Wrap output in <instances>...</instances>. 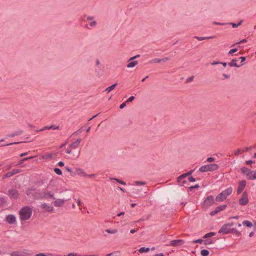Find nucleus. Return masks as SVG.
I'll list each match as a JSON object with an SVG mask.
<instances>
[{
	"label": "nucleus",
	"instance_id": "473e14b6",
	"mask_svg": "<svg viewBox=\"0 0 256 256\" xmlns=\"http://www.w3.org/2000/svg\"><path fill=\"white\" fill-rule=\"evenodd\" d=\"M187 184H188V182L186 180H181V182H180V184H179L178 183H177V184L180 185L181 186H184V187H186Z\"/></svg>",
	"mask_w": 256,
	"mask_h": 256
},
{
	"label": "nucleus",
	"instance_id": "864d4df0",
	"mask_svg": "<svg viewBox=\"0 0 256 256\" xmlns=\"http://www.w3.org/2000/svg\"><path fill=\"white\" fill-rule=\"evenodd\" d=\"M152 62L154 63H160L162 60L160 58H154L152 60Z\"/></svg>",
	"mask_w": 256,
	"mask_h": 256
},
{
	"label": "nucleus",
	"instance_id": "0e129e2a",
	"mask_svg": "<svg viewBox=\"0 0 256 256\" xmlns=\"http://www.w3.org/2000/svg\"><path fill=\"white\" fill-rule=\"evenodd\" d=\"M58 165L59 166L62 167V166H64V163L62 161H60L58 162Z\"/></svg>",
	"mask_w": 256,
	"mask_h": 256
},
{
	"label": "nucleus",
	"instance_id": "c03bdc74",
	"mask_svg": "<svg viewBox=\"0 0 256 256\" xmlns=\"http://www.w3.org/2000/svg\"><path fill=\"white\" fill-rule=\"evenodd\" d=\"M135 98V97L134 96H130L127 100H126V102H132Z\"/></svg>",
	"mask_w": 256,
	"mask_h": 256
},
{
	"label": "nucleus",
	"instance_id": "6ab92c4d",
	"mask_svg": "<svg viewBox=\"0 0 256 256\" xmlns=\"http://www.w3.org/2000/svg\"><path fill=\"white\" fill-rule=\"evenodd\" d=\"M187 177V176L185 174H183L178 176L177 178V183H178L180 184V182H181V180H186V178Z\"/></svg>",
	"mask_w": 256,
	"mask_h": 256
},
{
	"label": "nucleus",
	"instance_id": "7c9ffc66",
	"mask_svg": "<svg viewBox=\"0 0 256 256\" xmlns=\"http://www.w3.org/2000/svg\"><path fill=\"white\" fill-rule=\"evenodd\" d=\"M240 170L243 174H244L246 176L247 173L250 170H248L247 168L244 166L240 168Z\"/></svg>",
	"mask_w": 256,
	"mask_h": 256
},
{
	"label": "nucleus",
	"instance_id": "7ed1b4c3",
	"mask_svg": "<svg viewBox=\"0 0 256 256\" xmlns=\"http://www.w3.org/2000/svg\"><path fill=\"white\" fill-rule=\"evenodd\" d=\"M219 166L216 164H208L202 166L199 168V171L201 172H212L218 170Z\"/></svg>",
	"mask_w": 256,
	"mask_h": 256
},
{
	"label": "nucleus",
	"instance_id": "2f4dec72",
	"mask_svg": "<svg viewBox=\"0 0 256 256\" xmlns=\"http://www.w3.org/2000/svg\"><path fill=\"white\" fill-rule=\"evenodd\" d=\"M23 142H14L6 144H1L0 146H10V145H12V144H18L23 143Z\"/></svg>",
	"mask_w": 256,
	"mask_h": 256
},
{
	"label": "nucleus",
	"instance_id": "4c0bfd02",
	"mask_svg": "<svg viewBox=\"0 0 256 256\" xmlns=\"http://www.w3.org/2000/svg\"><path fill=\"white\" fill-rule=\"evenodd\" d=\"M106 231L109 234H115V233L117 232H118V230L116 229H114V230L107 229L106 230Z\"/></svg>",
	"mask_w": 256,
	"mask_h": 256
},
{
	"label": "nucleus",
	"instance_id": "9b49d317",
	"mask_svg": "<svg viewBox=\"0 0 256 256\" xmlns=\"http://www.w3.org/2000/svg\"><path fill=\"white\" fill-rule=\"evenodd\" d=\"M6 221L10 224H14L16 222V218L13 214H8L6 217Z\"/></svg>",
	"mask_w": 256,
	"mask_h": 256
},
{
	"label": "nucleus",
	"instance_id": "a878e982",
	"mask_svg": "<svg viewBox=\"0 0 256 256\" xmlns=\"http://www.w3.org/2000/svg\"><path fill=\"white\" fill-rule=\"evenodd\" d=\"M117 84H118L117 83H115V84H112L110 86L107 88H106V90L108 92H110L111 90H113L116 88V86Z\"/></svg>",
	"mask_w": 256,
	"mask_h": 256
},
{
	"label": "nucleus",
	"instance_id": "de8ad7c7",
	"mask_svg": "<svg viewBox=\"0 0 256 256\" xmlns=\"http://www.w3.org/2000/svg\"><path fill=\"white\" fill-rule=\"evenodd\" d=\"M64 256H81V255L78 254L77 253H70L68 254L67 255H66Z\"/></svg>",
	"mask_w": 256,
	"mask_h": 256
},
{
	"label": "nucleus",
	"instance_id": "0eeeda50",
	"mask_svg": "<svg viewBox=\"0 0 256 256\" xmlns=\"http://www.w3.org/2000/svg\"><path fill=\"white\" fill-rule=\"evenodd\" d=\"M8 195L11 199H17L20 196L18 192L15 189H10L8 191Z\"/></svg>",
	"mask_w": 256,
	"mask_h": 256
},
{
	"label": "nucleus",
	"instance_id": "a19ab883",
	"mask_svg": "<svg viewBox=\"0 0 256 256\" xmlns=\"http://www.w3.org/2000/svg\"><path fill=\"white\" fill-rule=\"evenodd\" d=\"M113 180H116L117 182H118V183L122 184V185H126V182H124V181L123 180H122L120 179H118V178H113Z\"/></svg>",
	"mask_w": 256,
	"mask_h": 256
},
{
	"label": "nucleus",
	"instance_id": "c85d7f7f",
	"mask_svg": "<svg viewBox=\"0 0 256 256\" xmlns=\"http://www.w3.org/2000/svg\"><path fill=\"white\" fill-rule=\"evenodd\" d=\"M45 197L49 198L52 199H55L54 198V194L50 192H48L47 193H46L44 194Z\"/></svg>",
	"mask_w": 256,
	"mask_h": 256
},
{
	"label": "nucleus",
	"instance_id": "c9c22d12",
	"mask_svg": "<svg viewBox=\"0 0 256 256\" xmlns=\"http://www.w3.org/2000/svg\"><path fill=\"white\" fill-rule=\"evenodd\" d=\"M242 21H240L238 24H236L234 22H230L229 24L232 25L234 28H237L238 26L242 24Z\"/></svg>",
	"mask_w": 256,
	"mask_h": 256
},
{
	"label": "nucleus",
	"instance_id": "774afa93",
	"mask_svg": "<svg viewBox=\"0 0 256 256\" xmlns=\"http://www.w3.org/2000/svg\"><path fill=\"white\" fill-rule=\"evenodd\" d=\"M35 256H46V254L44 253H39L36 254Z\"/></svg>",
	"mask_w": 256,
	"mask_h": 256
},
{
	"label": "nucleus",
	"instance_id": "423d86ee",
	"mask_svg": "<svg viewBox=\"0 0 256 256\" xmlns=\"http://www.w3.org/2000/svg\"><path fill=\"white\" fill-rule=\"evenodd\" d=\"M226 207H227L226 204H222V205L216 207L214 210L211 211L210 212V214L212 216H214L216 214H217L219 212H220V211H222V210H225Z\"/></svg>",
	"mask_w": 256,
	"mask_h": 256
},
{
	"label": "nucleus",
	"instance_id": "dca6fc26",
	"mask_svg": "<svg viewBox=\"0 0 256 256\" xmlns=\"http://www.w3.org/2000/svg\"><path fill=\"white\" fill-rule=\"evenodd\" d=\"M238 60L236 58L232 59V60L228 63V66H235L236 68H240V66L238 65L236 63Z\"/></svg>",
	"mask_w": 256,
	"mask_h": 256
},
{
	"label": "nucleus",
	"instance_id": "bf43d9fd",
	"mask_svg": "<svg viewBox=\"0 0 256 256\" xmlns=\"http://www.w3.org/2000/svg\"><path fill=\"white\" fill-rule=\"evenodd\" d=\"M184 243L183 240H177V246L182 245Z\"/></svg>",
	"mask_w": 256,
	"mask_h": 256
},
{
	"label": "nucleus",
	"instance_id": "412c9836",
	"mask_svg": "<svg viewBox=\"0 0 256 256\" xmlns=\"http://www.w3.org/2000/svg\"><path fill=\"white\" fill-rule=\"evenodd\" d=\"M242 224L244 226H246L248 228H251L252 226H254V224H252V222H251L247 220H245L243 221Z\"/></svg>",
	"mask_w": 256,
	"mask_h": 256
},
{
	"label": "nucleus",
	"instance_id": "a211bd4d",
	"mask_svg": "<svg viewBox=\"0 0 256 256\" xmlns=\"http://www.w3.org/2000/svg\"><path fill=\"white\" fill-rule=\"evenodd\" d=\"M132 62H130L128 64H127V67L128 68H134V67L136 65L138 64V61L136 60H131Z\"/></svg>",
	"mask_w": 256,
	"mask_h": 256
},
{
	"label": "nucleus",
	"instance_id": "c756f323",
	"mask_svg": "<svg viewBox=\"0 0 256 256\" xmlns=\"http://www.w3.org/2000/svg\"><path fill=\"white\" fill-rule=\"evenodd\" d=\"M222 64L224 67H226L227 66V64H228L226 62H221L218 61H216V62H214L211 63V64L212 66H214V65H216L218 64Z\"/></svg>",
	"mask_w": 256,
	"mask_h": 256
},
{
	"label": "nucleus",
	"instance_id": "9d476101",
	"mask_svg": "<svg viewBox=\"0 0 256 256\" xmlns=\"http://www.w3.org/2000/svg\"><path fill=\"white\" fill-rule=\"evenodd\" d=\"M230 228L226 224H224L218 230L219 234H230Z\"/></svg>",
	"mask_w": 256,
	"mask_h": 256
},
{
	"label": "nucleus",
	"instance_id": "5701e85b",
	"mask_svg": "<svg viewBox=\"0 0 256 256\" xmlns=\"http://www.w3.org/2000/svg\"><path fill=\"white\" fill-rule=\"evenodd\" d=\"M230 234H236L237 236H240L241 235L240 232H238L235 228H230Z\"/></svg>",
	"mask_w": 256,
	"mask_h": 256
},
{
	"label": "nucleus",
	"instance_id": "2eb2a0df",
	"mask_svg": "<svg viewBox=\"0 0 256 256\" xmlns=\"http://www.w3.org/2000/svg\"><path fill=\"white\" fill-rule=\"evenodd\" d=\"M81 138H78L76 141L72 142L70 145V147L72 148H76L81 142Z\"/></svg>",
	"mask_w": 256,
	"mask_h": 256
},
{
	"label": "nucleus",
	"instance_id": "6e6d98bb",
	"mask_svg": "<svg viewBox=\"0 0 256 256\" xmlns=\"http://www.w3.org/2000/svg\"><path fill=\"white\" fill-rule=\"evenodd\" d=\"M188 180L190 182H196V179L193 176H190V177H188Z\"/></svg>",
	"mask_w": 256,
	"mask_h": 256
},
{
	"label": "nucleus",
	"instance_id": "e2e57ef3",
	"mask_svg": "<svg viewBox=\"0 0 256 256\" xmlns=\"http://www.w3.org/2000/svg\"><path fill=\"white\" fill-rule=\"evenodd\" d=\"M82 132V130H81V128L79 129L77 131L75 132H74L72 134V135H76V134H79L80 133Z\"/></svg>",
	"mask_w": 256,
	"mask_h": 256
},
{
	"label": "nucleus",
	"instance_id": "f03ea898",
	"mask_svg": "<svg viewBox=\"0 0 256 256\" xmlns=\"http://www.w3.org/2000/svg\"><path fill=\"white\" fill-rule=\"evenodd\" d=\"M232 188H228L216 196V200L218 202H221L224 200L228 196L232 194Z\"/></svg>",
	"mask_w": 256,
	"mask_h": 256
},
{
	"label": "nucleus",
	"instance_id": "4d7b16f0",
	"mask_svg": "<svg viewBox=\"0 0 256 256\" xmlns=\"http://www.w3.org/2000/svg\"><path fill=\"white\" fill-rule=\"evenodd\" d=\"M45 130H50V126H46L45 127H44V128L40 130H37L36 132H39V131H43Z\"/></svg>",
	"mask_w": 256,
	"mask_h": 256
},
{
	"label": "nucleus",
	"instance_id": "4be33fe9",
	"mask_svg": "<svg viewBox=\"0 0 256 256\" xmlns=\"http://www.w3.org/2000/svg\"><path fill=\"white\" fill-rule=\"evenodd\" d=\"M216 234V233L214 232H208V233L206 234H204V236H203V238H208L212 236H214Z\"/></svg>",
	"mask_w": 256,
	"mask_h": 256
},
{
	"label": "nucleus",
	"instance_id": "bb28decb",
	"mask_svg": "<svg viewBox=\"0 0 256 256\" xmlns=\"http://www.w3.org/2000/svg\"><path fill=\"white\" fill-rule=\"evenodd\" d=\"M194 38H196L198 40L200 41V40H208V39L212 38H214V36L201 37V36H196Z\"/></svg>",
	"mask_w": 256,
	"mask_h": 256
},
{
	"label": "nucleus",
	"instance_id": "79ce46f5",
	"mask_svg": "<svg viewBox=\"0 0 256 256\" xmlns=\"http://www.w3.org/2000/svg\"><path fill=\"white\" fill-rule=\"evenodd\" d=\"M194 243L204 244V240L201 238L197 239L193 241Z\"/></svg>",
	"mask_w": 256,
	"mask_h": 256
},
{
	"label": "nucleus",
	"instance_id": "72a5a7b5",
	"mask_svg": "<svg viewBox=\"0 0 256 256\" xmlns=\"http://www.w3.org/2000/svg\"><path fill=\"white\" fill-rule=\"evenodd\" d=\"M76 172L78 174H84L85 176H86L85 172L80 168H77Z\"/></svg>",
	"mask_w": 256,
	"mask_h": 256
},
{
	"label": "nucleus",
	"instance_id": "ddd939ff",
	"mask_svg": "<svg viewBox=\"0 0 256 256\" xmlns=\"http://www.w3.org/2000/svg\"><path fill=\"white\" fill-rule=\"evenodd\" d=\"M246 176L248 180H254L256 179V171L253 172L249 170L246 174Z\"/></svg>",
	"mask_w": 256,
	"mask_h": 256
},
{
	"label": "nucleus",
	"instance_id": "39448f33",
	"mask_svg": "<svg viewBox=\"0 0 256 256\" xmlns=\"http://www.w3.org/2000/svg\"><path fill=\"white\" fill-rule=\"evenodd\" d=\"M214 203V198L213 196H207L204 200L202 206L204 207L208 208L212 206Z\"/></svg>",
	"mask_w": 256,
	"mask_h": 256
},
{
	"label": "nucleus",
	"instance_id": "052dcab7",
	"mask_svg": "<svg viewBox=\"0 0 256 256\" xmlns=\"http://www.w3.org/2000/svg\"><path fill=\"white\" fill-rule=\"evenodd\" d=\"M242 154V150L240 149H238L235 152V155H238Z\"/></svg>",
	"mask_w": 256,
	"mask_h": 256
},
{
	"label": "nucleus",
	"instance_id": "f8f14e48",
	"mask_svg": "<svg viewBox=\"0 0 256 256\" xmlns=\"http://www.w3.org/2000/svg\"><path fill=\"white\" fill-rule=\"evenodd\" d=\"M41 208L47 212H52L54 208L52 206H48L46 203H44L41 204Z\"/></svg>",
	"mask_w": 256,
	"mask_h": 256
},
{
	"label": "nucleus",
	"instance_id": "8fccbe9b",
	"mask_svg": "<svg viewBox=\"0 0 256 256\" xmlns=\"http://www.w3.org/2000/svg\"><path fill=\"white\" fill-rule=\"evenodd\" d=\"M140 56V54H137V55H136L135 56H134L130 58L129 59L128 62H130L131 60H135L136 58H139Z\"/></svg>",
	"mask_w": 256,
	"mask_h": 256
},
{
	"label": "nucleus",
	"instance_id": "cd10ccee",
	"mask_svg": "<svg viewBox=\"0 0 256 256\" xmlns=\"http://www.w3.org/2000/svg\"><path fill=\"white\" fill-rule=\"evenodd\" d=\"M149 251H150V248H146V247H142L138 250V252L140 253L146 252H148Z\"/></svg>",
	"mask_w": 256,
	"mask_h": 256
},
{
	"label": "nucleus",
	"instance_id": "338daca9",
	"mask_svg": "<svg viewBox=\"0 0 256 256\" xmlns=\"http://www.w3.org/2000/svg\"><path fill=\"white\" fill-rule=\"evenodd\" d=\"M194 170H190L188 171V172L185 173V174L188 176H189L190 175L192 174Z\"/></svg>",
	"mask_w": 256,
	"mask_h": 256
},
{
	"label": "nucleus",
	"instance_id": "49530a36",
	"mask_svg": "<svg viewBox=\"0 0 256 256\" xmlns=\"http://www.w3.org/2000/svg\"><path fill=\"white\" fill-rule=\"evenodd\" d=\"M22 132H23V131L22 130H18V131L14 132L16 136L21 135L22 134Z\"/></svg>",
	"mask_w": 256,
	"mask_h": 256
},
{
	"label": "nucleus",
	"instance_id": "ea45409f",
	"mask_svg": "<svg viewBox=\"0 0 256 256\" xmlns=\"http://www.w3.org/2000/svg\"><path fill=\"white\" fill-rule=\"evenodd\" d=\"M0 202L2 204H6V198L4 197H0Z\"/></svg>",
	"mask_w": 256,
	"mask_h": 256
},
{
	"label": "nucleus",
	"instance_id": "f257e3e1",
	"mask_svg": "<svg viewBox=\"0 0 256 256\" xmlns=\"http://www.w3.org/2000/svg\"><path fill=\"white\" fill-rule=\"evenodd\" d=\"M32 209L28 206L23 207L19 212L20 220L26 221L30 218L32 214Z\"/></svg>",
	"mask_w": 256,
	"mask_h": 256
},
{
	"label": "nucleus",
	"instance_id": "37998d69",
	"mask_svg": "<svg viewBox=\"0 0 256 256\" xmlns=\"http://www.w3.org/2000/svg\"><path fill=\"white\" fill-rule=\"evenodd\" d=\"M238 51V48H232V49H231L229 52H228V54H233L234 53Z\"/></svg>",
	"mask_w": 256,
	"mask_h": 256
},
{
	"label": "nucleus",
	"instance_id": "f3484780",
	"mask_svg": "<svg viewBox=\"0 0 256 256\" xmlns=\"http://www.w3.org/2000/svg\"><path fill=\"white\" fill-rule=\"evenodd\" d=\"M214 241L215 240L213 238H206V240H204V244L205 245H208L214 244Z\"/></svg>",
	"mask_w": 256,
	"mask_h": 256
},
{
	"label": "nucleus",
	"instance_id": "1a4fd4ad",
	"mask_svg": "<svg viewBox=\"0 0 256 256\" xmlns=\"http://www.w3.org/2000/svg\"><path fill=\"white\" fill-rule=\"evenodd\" d=\"M21 171L22 170L20 169H14L11 172H9L4 174L2 176V178L5 179L6 178H10L14 174L21 172Z\"/></svg>",
	"mask_w": 256,
	"mask_h": 256
},
{
	"label": "nucleus",
	"instance_id": "58836bf2",
	"mask_svg": "<svg viewBox=\"0 0 256 256\" xmlns=\"http://www.w3.org/2000/svg\"><path fill=\"white\" fill-rule=\"evenodd\" d=\"M239 59L241 60V62H240L241 64L240 66H243L244 64V62L246 60V58L245 56H240L239 58Z\"/></svg>",
	"mask_w": 256,
	"mask_h": 256
},
{
	"label": "nucleus",
	"instance_id": "e433bc0d",
	"mask_svg": "<svg viewBox=\"0 0 256 256\" xmlns=\"http://www.w3.org/2000/svg\"><path fill=\"white\" fill-rule=\"evenodd\" d=\"M200 188V186L198 184H196L194 186H190V187H188V189L190 190V191H192L194 189V188Z\"/></svg>",
	"mask_w": 256,
	"mask_h": 256
},
{
	"label": "nucleus",
	"instance_id": "3c124183",
	"mask_svg": "<svg viewBox=\"0 0 256 256\" xmlns=\"http://www.w3.org/2000/svg\"><path fill=\"white\" fill-rule=\"evenodd\" d=\"M194 76H190L186 80V82H190L194 80Z\"/></svg>",
	"mask_w": 256,
	"mask_h": 256
},
{
	"label": "nucleus",
	"instance_id": "13d9d810",
	"mask_svg": "<svg viewBox=\"0 0 256 256\" xmlns=\"http://www.w3.org/2000/svg\"><path fill=\"white\" fill-rule=\"evenodd\" d=\"M254 162V161H253L252 160H248L246 161V163L248 165L252 164H253Z\"/></svg>",
	"mask_w": 256,
	"mask_h": 256
},
{
	"label": "nucleus",
	"instance_id": "f704fd0d",
	"mask_svg": "<svg viewBox=\"0 0 256 256\" xmlns=\"http://www.w3.org/2000/svg\"><path fill=\"white\" fill-rule=\"evenodd\" d=\"M54 170L58 175L62 174V170L58 168H54Z\"/></svg>",
	"mask_w": 256,
	"mask_h": 256
},
{
	"label": "nucleus",
	"instance_id": "603ef678",
	"mask_svg": "<svg viewBox=\"0 0 256 256\" xmlns=\"http://www.w3.org/2000/svg\"><path fill=\"white\" fill-rule=\"evenodd\" d=\"M50 129L53 130H58L59 128V126H56L55 125H51L50 126Z\"/></svg>",
	"mask_w": 256,
	"mask_h": 256
},
{
	"label": "nucleus",
	"instance_id": "a18cd8bd",
	"mask_svg": "<svg viewBox=\"0 0 256 256\" xmlns=\"http://www.w3.org/2000/svg\"><path fill=\"white\" fill-rule=\"evenodd\" d=\"M89 24L92 27H94L96 25V22L94 20H92L90 22Z\"/></svg>",
	"mask_w": 256,
	"mask_h": 256
},
{
	"label": "nucleus",
	"instance_id": "680f3d73",
	"mask_svg": "<svg viewBox=\"0 0 256 256\" xmlns=\"http://www.w3.org/2000/svg\"><path fill=\"white\" fill-rule=\"evenodd\" d=\"M126 102H124L122 103V104L120 105V109H122V108H124L126 106Z\"/></svg>",
	"mask_w": 256,
	"mask_h": 256
},
{
	"label": "nucleus",
	"instance_id": "6e6552de",
	"mask_svg": "<svg viewBox=\"0 0 256 256\" xmlns=\"http://www.w3.org/2000/svg\"><path fill=\"white\" fill-rule=\"evenodd\" d=\"M246 180H242L239 182L238 188L237 190L238 194H239L242 192L246 186Z\"/></svg>",
	"mask_w": 256,
	"mask_h": 256
},
{
	"label": "nucleus",
	"instance_id": "20e7f679",
	"mask_svg": "<svg viewBox=\"0 0 256 256\" xmlns=\"http://www.w3.org/2000/svg\"><path fill=\"white\" fill-rule=\"evenodd\" d=\"M239 204L240 206H246L248 203V194L246 192H244L239 199Z\"/></svg>",
	"mask_w": 256,
	"mask_h": 256
},
{
	"label": "nucleus",
	"instance_id": "09e8293b",
	"mask_svg": "<svg viewBox=\"0 0 256 256\" xmlns=\"http://www.w3.org/2000/svg\"><path fill=\"white\" fill-rule=\"evenodd\" d=\"M135 183L137 185H144L146 184V182L142 181H136Z\"/></svg>",
	"mask_w": 256,
	"mask_h": 256
},
{
	"label": "nucleus",
	"instance_id": "393cba45",
	"mask_svg": "<svg viewBox=\"0 0 256 256\" xmlns=\"http://www.w3.org/2000/svg\"><path fill=\"white\" fill-rule=\"evenodd\" d=\"M200 254L202 256H208L210 254V252L206 249H203L200 251Z\"/></svg>",
	"mask_w": 256,
	"mask_h": 256
},
{
	"label": "nucleus",
	"instance_id": "4468645a",
	"mask_svg": "<svg viewBox=\"0 0 256 256\" xmlns=\"http://www.w3.org/2000/svg\"><path fill=\"white\" fill-rule=\"evenodd\" d=\"M65 200L62 199H58L54 202V204L56 207H60L64 205Z\"/></svg>",
	"mask_w": 256,
	"mask_h": 256
},
{
	"label": "nucleus",
	"instance_id": "5fc2aeb1",
	"mask_svg": "<svg viewBox=\"0 0 256 256\" xmlns=\"http://www.w3.org/2000/svg\"><path fill=\"white\" fill-rule=\"evenodd\" d=\"M214 161V158L212 157H208L207 158V162H212Z\"/></svg>",
	"mask_w": 256,
	"mask_h": 256
},
{
	"label": "nucleus",
	"instance_id": "69168bd1",
	"mask_svg": "<svg viewBox=\"0 0 256 256\" xmlns=\"http://www.w3.org/2000/svg\"><path fill=\"white\" fill-rule=\"evenodd\" d=\"M65 168H66V170L68 172H70V174H72V169H71L70 168H69V167H68V166H66V167Z\"/></svg>",
	"mask_w": 256,
	"mask_h": 256
},
{
	"label": "nucleus",
	"instance_id": "aec40b11",
	"mask_svg": "<svg viewBox=\"0 0 256 256\" xmlns=\"http://www.w3.org/2000/svg\"><path fill=\"white\" fill-rule=\"evenodd\" d=\"M10 256H25V255L19 251H14L10 254Z\"/></svg>",
	"mask_w": 256,
	"mask_h": 256
},
{
	"label": "nucleus",
	"instance_id": "b1692460",
	"mask_svg": "<svg viewBox=\"0 0 256 256\" xmlns=\"http://www.w3.org/2000/svg\"><path fill=\"white\" fill-rule=\"evenodd\" d=\"M32 158H34V156H29V157H27V158H24L22 159L21 160H20L18 162V163L16 165L22 164L24 163V162L28 160H30V159H32Z\"/></svg>",
	"mask_w": 256,
	"mask_h": 256
}]
</instances>
